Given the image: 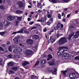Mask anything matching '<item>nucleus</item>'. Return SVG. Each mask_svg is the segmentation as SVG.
I'll return each mask as SVG.
<instances>
[{"label": "nucleus", "mask_w": 79, "mask_h": 79, "mask_svg": "<svg viewBox=\"0 0 79 79\" xmlns=\"http://www.w3.org/2000/svg\"><path fill=\"white\" fill-rule=\"evenodd\" d=\"M53 18H51V19H50V21H53Z\"/></svg>", "instance_id": "bf43d9fd"}, {"label": "nucleus", "mask_w": 79, "mask_h": 79, "mask_svg": "<svg viewBox=\"0 0 79 79\" xmlns=\"http://www.w3.org/2000/svg\"><path fill=\"white\" fill-rule=\"evenodd\" d=\"M18 54H21L23 52V49L22 48H18Z\"/></svg>", "instance_id": "f8f14e48"}, {"label": "nucleus", "mask_w": 79, "mask_h": 79, "mask_svg": "<svg viewBox=\"0 0 79 79\" xmlns=\"http://www.w3.org/2000/svg\"><path fill=\"white\" fill-rule=\"evenodd\" d=\"M62 21H63V22H66V19H63Z\"/></svg>", "instance_id": "4d7b16f0"}, {"label": "nucleus", "mask_w": 79, "mask_h": 79, "mask_svg": "<svg viewBox=\"0 0 79 79\" xmlns=\"http://www.w3.org/2000/svg\"><path fill=\"white\" fill-rule=\"evenodd\" d=\"M47 24V25H48L49 26H50V22H48L47 23H46Z\"/></svg>", "instance_id": "3c124183"}, {"label": "nucleus", "mask_w": 79, "mask_h": 79, "mask_svg": "<svg viewBox=\"0 0 79 79\" xmlns=\"http://www.w3.org/2000/svg\"><path fill=\"white\" fill-rule=\"evenodd\" d=\"M48 63L50 66H53L54 64V63H55V60L52 59V61L48 62Z\"/></svg>", "instance_id": "ddd939ff"}, {"label": "nucleus", "mask_w": 79, "mask_h": 79, "mask_svg": "<svg viewBox=\"0 0 79 79\" xmlns=\"http://www.w3.org/2000/svg\"><path fill=\"white\" fill-rule=\"evenodd\" d=\"M68 10V8H66L64 9V10L65 11H66V10Z\"/></svg>", "instance_id": "69168bd1"}, {"label": "nucleus", "mask_w": 79, "mask_h": 79, "mask_svg": "<svg viewBox=\"0 0 79 79\" xmlns=\"http://www.w3.org/2000/svg\"><path fill=\"white\" fill-rule=\"evenodd\" d=\"M51 58H52V56L51 54H49L48 55V59L47 61H49Z\"/></svg>", "instance_id": "412c9836"}, {"label": "nucleus", "mask_w": 79, "mask_h": 79, "mask_svg": "<svg viewBox=\"0 0 79 79\" xmlns=\"http://www.w3.org/2000/svg\"><path fill=\"white\" fill-rule=\"evenodd\" d=\"M6 33V31H4L3 32H0V35L2 36H3V35Z\"/></svg>", "instance_id": "7c9ffc66"}, {"label": "nucleus", "mask_w": 79, "mask_h": 79, "mask_svg": "<svg viewBox=\"0 0 79 79\" xmlns=\"http://www.w3.org/2000/svg\"><path fill=\"white\" fill-rule=\"evenodd\" d=\"M3 29V25L2 23H0V30Z\"/></svg>", "instance_id": "393cba45"}, {"label": "nucleus", "mask_w": 79, "mask_h": 79, "mask_svg": "<svg viewBox=\"0 0 79 79\" xmlns=\"http://www.w3.org/2000/svg\"><path fill=\"white\" fill-rule=\"evenodd\" d=\"M60 26H61V23L58 22L57 25L58 27H60Z\"/></svg>", "instance_id": "4c0bfd02"}, {"label": "nucleus", "mask_w": 79, "mask_h": 79, "mask_svg": "<svg viewBox=\"0 0 79 79\" xmlns=\"http://www.w3.org/2000/svg\"><path fill=\"white\" fill-rule=\"evenodd\" d=\"M48 18H51V15H48Z\"/></svg>", "instance_id": "5fc2aeb1"}, {"label": "nucleus", "mask_w": 79, "mask_h": 79, "mask_svg": "<svg viewBox=\"0 0 79 79\" xmlns=\"http://www.w3.org/2000/svg\"><path fill=\"white\" fill-rule=\"evenodd\" d=\"M17 18L19 21H21V20H22V18H23V16H20V17L17 16Z\"/></svg>", "instance_id": "c85d7f7f"}, {"label": "nucleus", "mask_w": 79, "mask_h": 79, "mask_svg": "<svg viewBox=\"0 0 79 79\" xmlns=\"http://www.w3.org/2000/svg\"><path fill=\"white\" fill-rule=\"evenodd\" d=\"M7 45H10V42L7 41Z\"/></svg>", "instance_id": "13d9d810"}, {"label": "nucleus", "mask_w": 79, "mask_h": 79, "mask_svg": "<svg viewBox=\"0 0 79 79\" xmlns=\"http://www.w3.org/2000/svg\"><path fill=\"white\" fill-rule=\"evenodd\" d=\"M42 4H41V2L38 3V4L37 5V6L38 8H41L42 9V6H41Z\"/></svg>", "instance_id": "aec40b11"}, {"label": "nucleus", "mask_w": 79, "mask_h": 79, "mask_svg": "<svg viewBox=\"0 0 79 79\" xmlns=\"http://www.w3.org/2000/svg\"><path fill=\"white\" fill-rule=\"evenodd\" d=\"M11 69L12 70H13L14 71H17V70H18V67H13L11 68Z\"/></svg>", "instance_id": "a878e982"}, {"label": "nucleus", "mask_w": 79, "mask_h": 79, "mask_svg": "<svg viewBox=\"0 0 79 79\" xmlns=\"http://www.w3.org/2000/svg\"><path fill=\"white\" fill-rule=\"evenodd\" d=\"M54 70H51V72L52 73V74H56V71L57 70L56 69H54Z\"/></svg>", "instance_id": "4468645a"}, {"label": "nucleus", "mask_w": 79, "mask_h": 79, "mask_svg": "<svg viewBox=\"0 0 79 79\" xmlns=\"http://www.w3.org/2000/svg\"><path fill=\"white\" fill-rule=\"evenodd\" d=\"M20 46H21L22 47H24V45L22 44H19Z\"/></svg>", "instance_id": "603ef678"}, {"label": "nucleus", "mask_w": 79, "mask_h": 79, "mask_svg": "<svg viewBox=\"0 0 79 79\" xmlns=\"http://www.w3.org/2000/svg\"><path fill=\"white\" fill-rule=\"evenodd\" d=\"M16 13L17 14H22L23 13V11L21 10H17L16 11Z\"/></svg>", "instance_id": "6ab92c4d"}, {"label": "nucleus", "mask_w": 79, "mask_h": 79, "mask_svg": "<svg viewBox=\"0 0 79 79\" xmlns=\"http://www.w3.org/2000/svg\"><path fill=\"white\" fill-rule=\"evenodd\" d=\"M33 24H34V22H31L29 23V25H32Z\"/></svg>", "instance_id": "09e8293b"}, {"label": "nucleus", "mask_w": 79, "mask_h": 79, "mask_svg": "<svg viewBox=\"0 0 79 79\" xmlns=\"http://www.w3.org/2000/svg\"><path fill=\"white\" fill-rule=\"evenodd\" d=\"M13 40L14 41V43L15 44H19V43L20 42V40H19L18 38H15L13 39Z\"/></svg>", "instance_id": "39448f33"}, {"label": "nucleus", "mask_w": 79, "mask_h": 79, "mask_svg": "<svg viewBox=\"0 0 79 79\" xmlns=\"http://www.w3.org/2000/svg\"><path fill=\"white\" fill-rule=\"evenodd\" d=\"M24 32H25V33H29V32H28L27 31H24Z\"/></svg>", "instance_id": "680f3d73"}, {"label": "nucleus", "mask_w": 79, "mask_h": 79, "mask_svg": "<svg viewBox=\"0 0 79 79\" xmlns=\"http://www.w3.org/2000/svg\"><path fill=\"white\" fill-rule=\"evenodd\" d=\"M54 28L55 31H57V30H58V28H57V27H54Z\"/></svg>", "instance_id": "8fccbe9b"}, {"label": "nucleus", "mask_w": 79, "mask_h": 79, "mask_svg": "<svg viewBox=\"0 0 79 79\" xmlns=\"http://www.w3.org/2000/svg\"><path fill=\"white\" fill-rule=\"evenodd\" d=\"M8 50L9 52H11V46H10L8 47Z\"/></svg>", "instance_id": "c9c22d12"}, {"label": "nucleus", "mask_w": 79, "mask_h": 79, "mask_svg": "<svg viewBox=\"0 0 79 79\" xmlns=\"http://www.w3.org/2000/svg\"><path fill=\"white\" fill-rule=\"evenodd\" d=\"M64 2H65L66 3H68L69 1V0H63Z\"/></svg>", "instance_id": "49530a36"}, {"label": "nucleus", "mask_w": 79, "mask_h": 79, "mask_svg": "<svg viewBox=\"0 0 79 79\" xmlns=\"http://www.w3.org/2000/svg\"><path fill=\"white\" fill-rule=\"evenodd\" d=\"M58 17L59 18V19H60L61 18V15H60V14H58Z\"/></svg>", "instance_id": "ea45409f"}, {"label": "nucleus", "mask_w": 79, "mask_h": 79, "mask_svg": "<svg viewBox=\"0 0 79 79\" xmlns=\"http://www.w3.org/2000/svg\"><path fill=\"white\" fill-rule=\"evenodd\" d=\"M71 29H73V26L71 25L70 27Z\"/></svg>", "instance_id": "e2e57ef3"}, {"label": "nucleus", "mask_w": 79, "mask_h": 79, "mask_svg": "<svg viewBox=\"0 0 79 79\" xmlns=\"http://www.w3.org/2000/svg\"><path fill=\"white\" fill-rule=\"evenodd\" d=\"M39 64V61H37L35 64V66H37Z\"/></svg>", "instance_id": "79ce46f5"}, {"label": "nucleus", "mask_w": 79, "mask_h": 79, "mask_svg": "<svg viewBox=\"0 0 79 79\" xmlns=\"http://www.w3.org/2000/svg\"><path fill=\"white\" fill-rule=\"evenodd\" d=\"M5 64V62H3V59L1 58H0V64L1 65H3Z\"/></svg>", "instance_id": "5701e85b"}, {"label": "nucleus", "mask_w": 79, "mask_h": 79, "mask_svg": "<svg viewBox=\"0 0 79 79\" xmlns=\"http://www.w3.org/2000/svg\"><path fill=\"white\" fill-rule=\"evenodd\" d=\"M45 63H46V60H41L40 64H45Z\"/></svg>", "instance_id": "4be33fe9"}, {"label": "nucleus", "mask_w": 79, "mask_h": 79, "mask_svg": "<svg viewBox=\"0 0 79 79\" xmlns=\"http://www.w3.org/2000/svg\"><path fill=\"white\" fill-rule=\"evenodd\" d=\"M0 51H2L3 52L4 51L3 49V48L1 47H0Z\"/></svg>", "instance_id": "37998d69"}, {"label": "nucleus", "mask_w": 79, "mask_h": 79, "mask_svg": "<svg viewBox=\"0 0 79 79\" xmlns=\"http://www.w3.org/2000/svg\"><path fill=\"white\" fill-rule=\"evenodd\" d=\"M7 19L10 21H12L14 19V18L11 15H9L7 17Z\"/></svg>", "instance_id": "9d476101"}, {"label": "nucleus", "mask_w": 79, "mask_h": 79, "mask_svg": "<svg viewBox=\"0 0 79 79\" xmlns=\"http://www.w3.org/2000/svg\"><path fill=\"white\" fill-rule=\"evenodd\" d=\"M29 64V62L25 61L23 63H22V65L23 66H26L27 64Z\"/></svg>", "instance_id": "f3484780"}, {"label": "nucleus", "mask_w": 79, "mask_h": 79, "mask_svg": "<svg viewBox=\"0 0 79 79\" xmlns=\"http://www.w3.org/2000/svg\"><path fill=\"white\" fill-rule=\"evenodd\" d=\"M66 42H67V38L65 37H62L59 41V45L63 44Z\"/></svg>", "instance_id": "f03ea898"}, {"label": "nucleus", "mask_w": 79, "mask_h": 79, "mask_svg": "<svg viewBox=\"0 0 79 79\" xmlns=\"http://www.w3.org/2000/svg\"><path fill=\"white\" fill-rule=\"evenodd\" d=\"M18 33H22V34H23L24 33V29H22L20 31H17V32H14L12 33V35H14V34H18Z\"/></svg>", "instance_id": "0eeeda50"}, {"label": "nucleus", "mask_w": 79, "mask_h": 79, "mask_svg": "<svg viewBox=\"0 0 79 79\" xmlns=\"http://www.w3.org/2000/svg\"><path fill=\"white\" fill-rule=\"evenodd\" d=\"M69 55L67 53H64L62 56V58L64 60H67L69 59Z\"/></svg>", "instance_id": "20e7f679"}, {"label": "nucleus", "mask_w": 79, "mask_h": 79, "mask_svg": "<svg viewBox=\"0 0 79 79\" xmlns=\"http://www.w3.org/2000/svg\"><path fill=\"white\" fill-rule=\"evenodd\" d=\"M74 32H72L71 34L69 35V36L68 38V39H69V40H70L71 38V37H73V36L74 35Z\"/></svg>", "instance_id": "a211bd4d"}, {"label": "nucleus", "mask_w": 79, "mask_h": 79, "mask_svg": "<svg viewBox=\"0 0 79 79\" xmlns=\"http://www.w3.org/2000/svg\"><path fill=\"white\" fill-rule=\"evenodd\" d=\"M57 38H58V37H59V36H60V35L59 34H57Z\"/></svg>", "instance_id": "0e129e2a"}, {"label": "nucleus", "mask_w": 79, "mask_h": 79, "mask_svg": "<svg viewBox=\"0 0 79 79\" xmlns=\"http://www.w3.org/2000/svg\"><path fill=\"white\" fill-rule=\"evenodd\" d=\"M33 42H34L33 41V40H32L29 39L27 40V43L28 44H30V45L33 44Z\"/></svg>", "instance_id": "1a4fd4ad"}, {"label": "nucleus", "mask_w": 79, "mask_h": 79, "mask_svg": "<svg viewBox=\"0 0 79 79\" xmlns=\"http://www.w3.org/2000/svg\"><path fill=\"white\" fill-rule=\"evenodd\" d=\"M9 73L11 74H12V73H14V71H13V70H11L9 71Z\"/></svg>", "instance_id": "de8ad7c7"}, {"label": "nucleus", "mask_w": 79, "mask_h": 79, "mask_svg": "<svg viewBox=\"0 0 79 79\" xmlns=\"http://www.w3.org/2000/svg\"><path fill=\"white\" fill-rule=\"evenodd\" d=\"M14 79H19V78L18 77H16Z\"/></svg>", "instance_id": "774afa93"}, {"label": "nucleus", "mask_w": 79, "mask_h": 79, "mask_svg": "<svg viewBox=\"0 0 79 79\" xmlns=\"http://www.w3.org/2000/svg\"><path fill=\"white\" fill-rule=\"evenodd\" d=\"M58 0H52V2L54 3H56L58 2Z\"/></svg>", "instance_id": "72a5a7b5"}, {"label": "nucleus", "mask_w": 79, "mask_h": 79, "mask_svg": "<svg viewBox=\"0 0 79 79\" xmlns=\"http://www.w3.org/2000/svg\"><path fill=\"white\" fill-rule=\"evenodd\" d=\"M2 46L3 47H6V45L5 44L2 45Z\"/></svg>", "instance_id": "052dcab7"}, {"label": "nucleus", "mask_w": 79, "mask_h": 79, "mask_svg": "<svg viewBox=\"0 0 79 79\" xmlns=\"http://www.w3.org/2000/svg\"><path fill=\"white\" fill-rule=\"evenodd\" d=\"M49 39L51 42H52V43H53L56 40V39L55 38H52V36L50 37Z\"/></svg>", "instance_id": "dca6fc26"}, {"label": "nucleus", "mask_w": 79, "mask_h": 79, "mask_svg": "<svg viewBox=\"0 0 79 79\" xmlns=\"http://www.w3.org/2000/svg\"><path fill=\"white\" fill-rule=\"evenodd\" d=\"M41 23H44V19L43 18H41Z\"/></svg>", "instance_id": "c03bdc74"}, {"label": "nucleus", "mask_w": 79, "mask_h": 79, "mask_svg": "<svg viewBox=\"0 0 79 79\" xmlns=\"http://www.w3.org/2000/svg\"><path fill=\"white\" fill-rule=\"evenodd\" d=\"M69 77L71 79H74L76 77V75L74 73H71L69 75Z\"/></svg>", "instance_id": "9b49d317"}, {"label": "nucleus", "mask_w": 79, "mask_h": 79, "mask_svg": "<svg viewBox=\"0 0 79 79\" xmlns=\"http://www.w3.org/2000/svg\"><path fill=\"white\" fill-rule=\"evenodd\" d=\"M38 77L35 76L34 75H32L31 76V79L34 78L35 79H38Z\"/></svg>", "instance_id": "bb28decb"}, {"label": "nucleus", "mask_w": 79, "mask_h": 79, "mask_svg": "<svg viewBox=\"0 0 79 79\" xmlns=\"http://www.w3.org/2000/svg\"><path fill=\"white\" fill-rule=\"evenodd\" d=\"M70 15H70V14H68L67 15V17L68 18H69V17H70Z\"/></svg>", "instance_id": "6e6d98bb"}, {"label": "nucleus", "mask_w": 79, "mask_h": 79, "mask_svg": "<svg viewBox=\"0 0 79 79\" xmlns=\"http://www.w3.org/2000/svg\"><path fill=\"white\" fill-rule=\"evenodd\" d=\"M3 23L5 26H9L11 24V22L5 20H4Z\"/></svg>", "instance_id": "423d86ee"}, {"label": "nucleus", "mask_w": 79, "mask_h": 79, "mask_svg": "<svg viewBox=\"0 0 79 79\" xmlns=\"http://www.w3.org/2000/svg\"><path fill=\"white\" fill-rule=\"evenodd\" d=\"M37 28V27L36 26H34L33 27L31 28V31L32 30V29H36Z\"/></svg>", "instance_id": "58836bf2"}, {"label": "nucleus", "mask_w": 79, "mask_h": 79, "mask_svg": "<svg viewBox=\"0 0 79 79\" xmlns=\"http://www.w3.org/2000/svg\"><path fill=\"white\" fill-rule=\"evenodd\" d=\"M14 58H20V56H18V55L15 54L14 55Z\"/></svg>", "instance_id": "473e14b6"}, {"label": "nucleus", "mask_w": 79, "mask_h": 79, "mask_svg": "<svg viewBox=\"0 0 79 79\" xmlns=\"http://www.w3.org/2000/svg\"><path fill=\"white\" fill-rule=\"evenodd\" d=\"M17 4L19 5V8H22V7H23V6H24L23 3L21 1L18 2H17Z\"/></svg>", "instance_id": "6e6552de"}, {"label": "nucleus", "mask_w": 79, "mask_h": 79, "mask_svg": "<svg viewBox=\"0 0 79 79\" xmlns=\"http://www.w3.org/2000/svg\"><path fill=\"white\" fill-rule=\"evenodd\" d=\"M47 31V28L45 27L44 29V32H46Z\"/></svg>", "instance_id": "a18cd8bd"}, {"label": "nucleus", "mask_w": 79, "mask_h": 79, "mask_svg": "<svg viewBox=\"0 0 79 79\" xmlns=\"http://www.w3.org/2000/svg\"><path fill=\"white\" fill-rule=\"evenodd\" d=\"M63 74H64V77H67L68 76V74H67V71L65 70L64 71L62 72Z\"/></svg>", "instance_id": "2eb2a0df"}, {"label": "nucleus", "mask_w": 79, "mask_h": 79, "mask_svg": "<svg viewBox=\"0 0 79 79\" xmlns=\"http://www.w3.org/2000/svg\"><path fill=\"white\" fill-rule=\"evenodd\" d=\"M18 48H16L15 49H14L13 50V52L14 53H18Z\"/></svg>", "instance_id": "c756f323"}, {"label": "nucleus", "mask_w": 79, "mask_h": 79, "mask_svg": "<svg viewBox=\"0 0 79 79\" xmlns=\"http://www.w3.org/2000/svg\"><path fill=\"white\" fill-rule=\"evenodd\" d=\"M12 56H13V55L11 54H10L7 56V57L9 58H12Z\"/></svg>", "instance_id": "e433bc0d"}, {"label": "nucleus", "mask_w": 79, "mask_h": 79, "mask_svg": "<svg viewBox=\"0 0 79 79\" xmlns=\"http://www.w3.org/2000/svg\"><path fill=\"white\" fill-rule=\"evenodd\" d=\"M33 38L34 39H39V36L37 35H34L33 36Z\"/></svg>", "instance_id": "b1692460"}, {"label": "nucleus", "mask_w": 79, "mask_h": 79, "mask_svg": "<svg viewBox=\"0 0 79 79\" xmlns=\"http://www.w3.org/2000/svg\"><path fill=\"white\" fill-rule=\"evenodd\" d=\"M63 48H65V49H68V48L67 47H59V49L60 50L58 51L57 53V55L59 56L61 55L64 52V50Z\"/></svg>", "instance_id": "f257e3e1"}, {"label": "nucleus", "mask_w": 79, "mask_h": 79, "mask_svg": "<svg viewBox=\"0 0 79 79\" xmlns=\"http://www.w3.org/2000/svg\"><path fill=\"white\" fill-rule=\"evenodd\" d=\"M75 60H79V56H76L75 58Z\"/></svg>", "instance_id": "a19ab883"}, {"label": "nucleus", "mask_w": 79, "mask_h": 79, "mask_svg": "<svg viewBox=\"0 0 79 79\" xmlns=\"http://www.w3.org/2000/svg\"><path fill=\"white\" fill-rule=\"evenodd\" d=\"M24 53L26 56H29V55H31L33 54V52L31 50L27 49L25 51Z\"/></svg>", "instance_id": "7ed1b4c3"}, {"label": "nucleus", "mask_w": 79, "mask_h": 79, "mask_svg": "<svg viewBox=\"0 0 79 79\" xmlns=\"http://www.w3.org/2000/svg\"><path fill=\"white\" fill-rule=\"evenodd\" d=\"M0 9L3 10H5V7L3 6H0Z\"/></svg>", "instance_id": "f704fd0d"}, {"label": "nucleus", "mask_w": 79, "mask_h": 79, "mask_svg": "<svg viewBox=\"0 0 79 79\" xmlns=\"http://www.w3.org/2000/svg\"><path fill=\"white\" fill-rule=\"evenodd\" d=\"M19 23V22L18 21V20L17 19L15 20V23L16 24V26H18V24Z\"/></svg>", "instance_id": "cd10ccee"}, {"label": "nucleus", "mask_w": 79, "mask_h": 79, "mask_svg": "<svg viewBox=\"0 0 79 79\" xmlns=\"http://www.w3.org/2000/svg\"><path fill=\"white\" fill-rule=\"evenodd\" d=\"M38 12L40 13H42V10H38Z\"/></svg>", "instance_id": "864d4df0"}, {"label": "nucleus", "mask_w": 79, "mask_h": 79, "mask_svg": "<svg viewBox=\"0 0 79 79\" xmlns=\"http://www.w3.org/2000/svg\"><path fill=\"white\" fill-rule=\"evenodd\" d=\"M8 66H13L14 64L13 63L11 62H10L8 63Z\"/></svg>", "instance_id": "2f4dec72"}, {"label": "nucleus", "mask_w": 79, "mask_h": 79, "mask_svg": "<svg viewBox=\"0 0 79 79\" xmlns=\"http://www.w3.org/2000/svg\"><path fill=\"white\" fill-rule=\"evenodd\" d=\"M28 8H32V6H28Z\"/></svg>", "instance_id": "338daca9"}]
</instances>
